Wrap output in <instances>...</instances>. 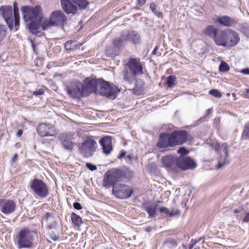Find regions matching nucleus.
I'll use <instances>...</instances> for the list:
<instances>
[{"label":"nucleus","instance_id":"nucleus-1","mask_svg":"<svg viewBox=\"0 0 249 249\" xmlns=\"http://www.w3.org/2000/svg\"><path fill=\"white\" fill-rule=\"evenodd\" d=\"M132 176V173L128 169H112L108 171L105 175L103 186L107 188L116 185L117 182H121L124 179H127Z\"/></svg>","mask_w":249,"mask_h":249},{"label":"nucleus","instance_id":"nucleus-2","mask_svg":"<svg viewBox=\"0 0 249 249\" xmlns=\"http://www.w3.org/2000/svg\"><path fill=\"white\" fill-rule=\"evenodd\" d=\"M34 238L29 228L21 229L15 236V244L18 249H30L33 247Z\"/></svg>","mask_w":249,"mask_h":249},{"label":"nucleus","instance_id":"nucleus-3","mask_svg":"<svg viewBox=\"0 0 249 249\" xmlns=\"http://www.w3.org/2000/svg\"><path fill=\"white\" fill-rule=\"evenodd\" d=\"M76 4L79 9H85L89 5L87 0H61V4L64 11L67 14H75L77 12Z\"/></svg>","mask_w":249,"mask_h":249},{"label":"nucleus","instance_id":"nucleus-4","mask_svg":"<svg viewBox=\"0 0 249 249\" xmlns=\"http://www.w3.org/2000/svg\"><path fill=\"white\" fill-rule=\"evenodd\" d=\"M21 12L23 15V18L25 22L34 19H39V17H42V13L41 7L39 5L35 6H25L21 8Z\"/></svg>","mask_w":249,"mask_h":249},{"label":"nucleus","instance_id":"nucleus-5","mask_svg":"<svg viewBox=\"0 0 249 249\" xmlns=\"http://www.w3.org/2000/svg\"><path fill=\"white\" fill-rule=\"evenodd\" d=\"M79 152L84 158L92 156L97 147L96 142L91 138H87L78 145Z\"/></svg>","mask_w":249,"mask_h":249},{"label":"nucleus","instance_id":"nucleus-6","mask_svg":"<svg viewBox=\"0 0 249 249\" xmlns=\"http://www.w3.org/2000/svg\"><path fill=\"white\" fill-rule=\"evenodd\" d=\"M119 92L120 90L117 87L110 86L108 82L102 79H98L97 92H99L100 95L111 97L117 92Z\"/></svg>","mask_w":249,"mask_h":249},{"label":"nucleus","instance_id":"nucleus-7","mask_svg":"<svg viewBox=\"0 0 249 249\" xmlns=\"http://www.w3.org/2000/svg\"><path fill=\"white\" fill-rule=\"evenodd\" d=\"M84 85L79 81H71L67 86L66 90L68 94L73 98H79L81 96H87L83 90Z\"/></svg>","mask_w":249,"mask_h":249},{"label":"nucleus","instance_id":"nucleus-8","mask_svg":"<svg viewBox=\"0 0 249 249\" xmlns=\"http://www.w3.org/2000/svg\"><path fill=\"white\" fill-rule=\"evenodd\" d=\"M30 187L34 193L37 196L45 198L49 195V189L42 180L35 178L31 181Z\"/></svg>","mask_w":249,"mask_h":249},{"label":"nucleus","instance_id":"nucleus-9","mask_svg":"<svg viewBox=\"0 0 249 249\" xmlns=\"http://www.w3.org/2000/svg\"><path fill=\"white\" fill-rule=\"evenodd\" d=\"M133 193L132 188L126 184L118 183L113 185L112 194L120 199H126L130 197Z\"/></svg>","mask_w":249,"mask_h":249},{"label":"nucleus","instance_id":"nucleus-10","mask_svg":"<svg viewBox=\"0 0 249 249\" xmlns=\"http://www.w3.org/2000/svg\"><path fill=\"white\" fill-rule=\"evenodd\" d=\"M0 13L4 19L9 30L10 31L14 30L15 27L13 26L14 17L12 6L10 5L1 6L0 7Z\"/></svg>","mask_w":249,"mask_h":249},{"label":"nucleus","instance_id":"nucleus-11","mask_svg":"<svg viewBox=\"0 0 249 249\" xmlns=\"http://www.w3.org/2000/svg\"><path fill=\"white\" fill-rule=\"evenodd\" d=\"M176 146L174 138L172 133H161L159 136V140L157 143V146L159 148H167Z\"/></svg>","mask_w":249,"mask_h":249},{"label":"nucleus","instance_id":"nucleus-12","mask_svg":"<svg viewBox=\"0 0 249 249\" xmlns=\"http://www.w3.org/2000/svg\"><path fill=\"white\" fill-rule=\"evenodd\" d=\"M177 163V172L179 169L185 171L196 167V162L190 157L179 156L178 157Z\"/></svg>","mask_w":249,"mask_h":249},{"label":"nucleus","instance_id":"nucleus-13","mask_svg":"<svg viewBox=\"0 0 249 249\" xmlns=\"http://www.w3.org/2000/svg\"><path fill=\"white\" fill-rule=\"evenodd\" d=\"M129 69L130 73L133 76L141 75L143 74L142 67L139 59L132 58L129 59L126 64Z\"/></svg>","mask_w":249,"mask_h":249},{"label":"nucleus","instance_id":"nucleus-14","mask_svg":"<svg viewBox=\"0 0 249 249\" xmlns=\"http://www.w3.org/2000/svg\"><path fill=\"white\" fill-rule=\"evenodd\" d=\"M178 157L172 155L163 157L161 162L164 167L168 171L177 172Z\"/></svg>","mask_w":249,"mask_h":249},{"label":"nucleus","instance_id":"nucleus-15","mask_svg":"<svg viewBox=\"0 0 249 249\" xmlns=\"http://www.w3.org/2000/svg\"><path fill=\"white\" fill-rule=\"evenodd\" d=\"M50 20L54 26H63L67 20L65 14L59 10H55L51 13Z\"/></svg>","mask_w":249,"mask_h":249},{"label":"nucleus","instance_id":"nucleus-16","mask_svg":"<svg viewBox=\"0 0 249 249\" xmlns=\"http://www.w3.org/2000/svg\"><path fill=\"white\" fill-rule=\"evenodd\" d=\"M16 204L10 199H0V210L5 214H9L15 211Z\"/></svg>","mask_w":249,"mask_h":249},{"label":"nucleus","instance_id":"nucleus-17","mask_svg":"<svg viewBox=\"0 0 249 249\" xmlns=\"http://www.w3.org/2000/svg\"><path fill=\"white\" fill-rule=\"evenodd\" d=\"M72 139L73 135L71 133L61 134L59 136V141L63 147L66 150H71L73 149Z\"/></svg>","mask_w":249,"mask_h":249},{"label":"nucleus","instance_id":"nucleus-18","mask_svg":"<svg viewBox=\"0 0 249 249\" xmlns=\"http://www.w3.org/2000/svg\"><path fill=\"white\" fill-rule=\"evenodd\" d=\"M213 39L218 46H227V30L223 31L219 29Z\"/></svg>","mask_w":249,"mask_h":249},{"label":"nucleus","instance_id":"nucleus-19","mask_svg":"<svg viewBox=\"0 0 249 249\" xmlns=\"http://www.w3.org/2000/svg\"><path fill=\"white\" fill-rule=\"evenodd\" d=\"M175 144L181 145L186 142L188 138V133L186 130H175L172 132Z\"/></svg>","mask_w":249,"mask_h":249},{"label":"nucleus","instance_id":"nucleus-20","mask_svg":"<svg viewBox=\"0 0 249 249\" xmlns=\"http://www.w3.org/2000/svg\"><path fill=\"white\" fill-rule=\"evenodd\" d=\"M36 130L38 134L41 137L53 136L51 133L53 132L54 127L49 124L42 123L37 127Z\"/></svg>","mask_w":249,"mask_h":249},{"label":"nucleus","instance_id":"nucleus-21","mask_svg":"<svg viewBox=\"0 0 249 249\" xmlns=\"http://www.w3.org/2000/svg\"><path fill=\"white\" fill-rule=\"evenodd\" d=\"M99 142L102 147L104 153L106 155L109 154L112 150L111 137H104L100 140Z\"/></svg>","mask_w":249,"mask_h":249},{"label":"nucleus","instance_id":"nucleus-22","mask_svg":"<svg viewBox=\"0 0 249 249\" xmlns=\"http://www.w3.org/2000/svg\"><path fill=\"white\" fill-rule=\"evenodd\" d=\"M97 82L98 79L93 78L88 81L85 86H84L83 90L87 94V96L93 91L97 92Z\"/></svg>","mask_w":249,"mask_h":249},{"label":"nucleus","instance_id":"nucleus-23","mask_svg":"<svg viewBox=\"0 0 249 249\" xmlns=\"http://www.w3.org/2000/svg\"><path fill=\"white\" fill-rule=\"evenodd\" d=\"M228 44L231 47L235 46L239 41L238 34L232 30H227Z\"/></svg>","mask_w":249,"mask_h":249},{"label":"nucleus","instance_id":"nucleus-24","mask_svg":"<svg viewBox=\"0 0 249 249\" xmlns=\"http://www.w3.org/2000/svg\"><path fill=\"white\" fill-rule=\"evenodd\" d=\"M44 218L47 222V229L53 230L55 228L56 226V218L53 213H47Z\"/></svg>","mask_w":249,"mask_h":249},{"label":"nucleus","instance_id":"nucleus-25","mask_svg":"<svg viewBox=\"0 0 249 249\" xmlns=\"http://www.w3.org/2000/svg\"><path fill=\"white\" fill-rule=\"evenodd\" d=\"M26 22V27L30 32L34 35H37L38 33V30L40 28V23L39 19L31 20Z\"/></svg>","mask_w":249,"mask_h":249},{"label":"nucleus","instance_id":"nucleus-26","mask_svg":"<svg viewBox=\"0 0 249 249\" xmlns=\"http://www.w3.org/2000/svg\"><path fill=\"white\" fill-rule=\"evenodd\" d=\"M216 21L220 25L226 27L231 26L236 23L233 18H232L228 16H223L219 17L217 18Z\"/></svg>","mask_w":249,"mask_h":249},{"label":"nucleus","instance_id":"nucleus-27","mask_svg":"<svg viewBox=\"0 0 249 249\" xmlns=\"http://www.w3.org/2000/svg\"><path fill=\"white\" fill-rule=\"evenodd\" d=\"M157 209L158 204L155 203L143 206V209L148 214V218H151L156 217Z\"/></svg>","mask_w":249,"mask_h":249},{"label":"nucleus","instance_id":"nucleus-28","mask_svg":"<svg viewBox=\"0 0 249 249\" xmlns=\"http://www.w3.org/2000/svg\"><path fill=\"white\" fill-rule=\"evenodd\" d=\"M125 35L127 41L130 40L135 44H139L140 43V36L136 31H132L129 32L127 34H125Z\"/></svg>","mask_w":249,"mask_h":249},{"label":"nucleus","instance_id":"nucleus-29","mask_svg":"<svg viewBox=\"0 0 249 249\" xmlns=\"http://www.w3.org/2000/svg\"><path fill=\"white\" fill-rule=\"evenodd\" d=\"M13 10V13H14V25L15 29L14 31L16 32L18 31L19 26V16L18 13V4L16 2L14 3V7Z\"/></svg>","mask_w":249,"mask_h":249},{"label":"nucleus","instance_id":"nucleus-30","mask_svg":"<svg viewBox=\"0 0 249 249\" xmlns=\"http://www.w3.org/2000/svg\"><path fill=\"white\" fill-rule=\"evenodd\" d=\"M221 148L223 150V152L225 154V157L223 162H221L220 161H218V163L216 166L217 169H220L228 162L229 154L228 148L227 143H223L222 145H221Z\"/></svg>","mask_w":249,"mask_h":249},{"label":"nucleus","instance_id":"nucleus-31","mask_svg":"<svg viewBox=\"0 0 249 249\" xmlns=\"http://www.w3.org/2000/svg\"><path fill=\"white\" fill-rule=\"evenodd\" d=\"M125 36V34H123L118 39L113 40V45L115 48L119 49L126 44L127 41Z\"/></svg>","mask_w":249,"mask_h":249},{"label":"nucleus","instance_id":"nucleus-32","mask_svg":"<svg viewBox=\"0 0 249 249\" xmlns=\"http://www.w3.org/2000/svg\"><path fill=\"white\" fill-rule=\"evenodd\" d=\"M39 21L40 23V26L41 27L43 30H46L51 27L53 26L54 25L51 22L50 18L48 19L45 18L44 17H39Z\"/></svg>","mask_w":249,"mask_h":249},{"label":"nucleus","instance_id":"nucleus-33","mask_svg":"<svg viewBox=\"0 0 249 249\" xmlns=\"http://www.w3.org/2000/svg\"><path fill=\"white\" fill-rule=\"evenodd\" d=\"M178 245V243L176 239L170 237L166 238L163 243L164 247L169 249H175Z\"/></svg>","mask_w":249,"mask_h":249},{"label":"nucleus","instance_id":"nucleus-34","mask_svg":"<svg viewBox=\"0 0 249 249\" xmlns=\"http://www.w3.org/2000/svg\"><path fill=\"white\" fill-rule=\"evenodd\" d=\"M218 30L213 25H209L205 28V34L213 39Z\"/></svg>","mask_w":249,"mask_h":249},{"label":"nucleus","instance_id":"nucleus-35","mask_svg":"<svg viewBox=\"0 0 249 249\" xmlns=\"http://www.w3.org/2000/svg\"><path fill=\"white\" fill-rule=\"evenodd\" d=\"M71 219L75 226H79L82 223L81 218L74 213H71Z\"/></svg>","mask_w":249,"mask_h":249},{"label":"nucleus","instance_id":"nucleus-36","mask_svg":"<svg viewBox=\"0 0 249 249\" xmlns=\"http://www.w3.org/2000/svg\"><path fill=\"white\" fill-rule=\"evenodd\" d=\"M241 139L249 140V121L244 124L241 135Z\"/></svg>","mask_w":249,"mask_h":249},{"label":"nucleus","instance_id":"nucleus-37","mask_svg":"<svg viewBox=\"0 0 249 249\" xmlns=\"http://www.w3.org/2000/svg\"><path fill=\"white\" fill-rule=\"evenodd\" d=\"M76 42L72 40L67 41L65 44V48L67 50L71 51L78 47Z\"/></svg>","mask_w":249,"mask_h":249},{"label":"nucleus","instance_id":"nucleus-38","mask_svg":"<svg viewBox=\"0 0 249 249\" xmlns=\"http://www.w3.org/2000/svg\"><path fill=\"white\" fill-rule=\"evenodd\" d=\"M176 80V77L175 75H171L167 77L166 84L168 88H172L175 85V82Z\"/></svg>","mask_w":249,"mask_h":249},{"label":"nucleus","instance_id":"nucleus-39","mask_svg":"<svg viewBox=\"0 0 249 249\" xmlns=\"http://www.w3.org/2000/svg\"><path fill=\"white\" fill-rule=\"evenodd\" d=\"M118 50H114L112 48L108 47L106 50V54L107 56L112 58L115 57L118 54Z\"/></svg>","mask_w":249,"mask_h":249},{"label":"nucleus","instance_id":"nucleus-40","mask_svg":"<svg viewBox=\"0 0 249 249\" xmlns=\"http://www.w3.org/2000/svg\"><path fill=\"white\" fill-rule=\"evenodd\" d=\"M230 70L229 66L224 61H222L219 66V70L221 72H227Z\"/></svg>","mask_w":249,"mask_h":249},{"label":"nucleus","instance_id":"nucleus-41","mask_svg":"<svg viewBox=\"0 0 249 249\" xmlns=\"http://www.w3.org/2000/svg\"><path fill=\"white\" fill-rule=\"evenodd\" d=\"M150 8L151 11L154 13V14L158 17L160 18L162 16V14L159 11L157 8L155 3H152L150 5Z\"/></svg>","mask_w":249,"mask_h":249},{"label":"nucleus","instance_id":"nucleus-42","mask_svg":"<svg viewBox=\"0 0 249 249\" xmlns=\"http://www.w3.org/2000/svg\"><path fill=\"white\" fill-rule=\"evenodd\" d=\"M209 94L215 97L220 98L222 96V94L220 92L216 89H213L209 91Z\"/></svg>","mask_w":249,"mask_h":249},{"label":"nucleus","instance_id":"nucleus-43","mask_svg":"<svg viewBox=\"0 0 249 249\" xmlns=\"http://www.w3.org/2000/svg\"><path fill=\"white\" fill-rule=\"evenodd\" d=\"M189 151L184 147H180L178 150V153L180 154V156H184L189 153Z\"/></svg>","mask_w":249,"mask_h":249},{"label":"nucleus","instance_id":"nucleus-44","mask_svg":"<svg viewBox=\"0 0 249 249\" xmlns=\"http://www.w3.org/2000/svg\"><path fill=\"white\" fill-rule=\"evenodd\" d=\"M123 74H124V80L129 83H130L132 81V78L128 75V71L126 70L123 71Z\"/></svg>","mask_w":249,"mask_h":249},{"label":"nucleus","instance_id":"nucleus-45","mask_svg":"<svg viewBox=\"0 0 249 249\" xmlns=\"http://www.w3.org/2000/svg\"><path fill=\"white\" fill-rule=\"evenodd\" d=\"M158 210L161 213L165 214L166 216H168L169 214V210L165 207H159Z\"/></svg>","mask_w":249,"mask_h":249},{"label":"nucleus","instance_id":"nucleus-46","mask_svg":"<svg viewBox=\"0 0 249 249\" xmlns=\"http://www.w3.org/2000/svg\"><path fill=\"white\" fill-rule=\"evenodd\" d=\"M201 240V238L197 239H192L190 242V244L189 246V249H193L195 245L198 243Z\"/></svg>","mask_w":249,"mask_h":249},{"label":"nucleus","instance_id":"nucleus-47","mask_svg":"<svg viewBox=\"0 0 249 249\" xmlns=\"http://www.w3.org/2000/svg\"><path fill=\"white\" fill-rule=\"evenodd\" d=\"M86 166L88 169L91 171H95L97 169L96 166L90 163H87L86 164Z\"/></svg>","mask_w":249,"mask_h":249},{"label":"nucleus","instance_id":"nucleus-48","mask_svg":"<svg viewBox=\"0 0 249 249\" xmlns=\"http://www.w3.org/2000/svg\"><path fill=\"white\" fill-rule=\"evenodd\" d=\"M180 214V212L179 210H176V211H169V214H168V216H169L170 217H174L177 215H178Z\"/></svg>","mask_w":249,"mask_h":249},{"label":"nucleus","instance_id":"nucleus-49","mask_svg":"<svg viewBox=\"0 0 249 249\" xmlns=\"http://www.w3.org/2000/svg\"><path fill=\"white\" fill-rule=\"evenodd\" d=\"M44 93V91L43 89H40L38 90L34 91L33 93V94L34 95L38 96V95H43Z\"/></svg>","mask_w":249,"mask_h":249},{"label":"nucleus","instance_id":"nucleus-50","mask_svg":"<svg viewBox=\"0 0 249 249\" xmlns=\"http://www.w3.org/2000/svg\"><path fill=\"white\" fill-rule=\"evenodd\" d=\"M73 206L74 209L77 210H80L82 208L81 205L79 202H75L73 204Z\"/></svg>","mask_w":249,"mask_h":249},{"label":"nucleus","instance_id":"nucleus-51","mask_svg":"<svg viewBox=\"0 0 249 249\" xmlns=\"http://www.w3.org/2000/svg\"><path fill=\"white\" fill-rule=\"evenodd\" d=\"M50 238L54 241H56L59 239V236L55 235L53 232L50 234Z\"/></svg>","mask_w":249,"mask_h":249},{"label":"nucleus","instance_id":"nucleus-52","mask_svg":"<svg viewBox=\"0 0 249 249\" xmlns=\"http://www.w3.org/2000/svg\"><path fill=\"white\" fill-rule=\"evenodd\" d=\"M242 221L245 223L249 222V213H248L245 214V216L242 219Z\"/></svg>","mask_w":249,"mask_h":249},{"label":"nucleus","instance_id":"nucleus-53","mask_svg":"<svg viewBox=\"0 0 249 249\" xmlns=\"http://www.w3.org/2000/svg\"><path fill=\"white\" fill-rule=\"evenodd\" d=\"M125 155L126 152L124 150H122L121 151V153L117 158L119 159H122L125 157Z\"/></svg>","mask_w":249,"mask_h":249},{"label":"nucleus","instance_id":"nucleus-54","mask_svg":"<svg viewBox=\"0 0 249 249\" xmlns=\"http://www.w3.org/2000/svg\"><path fill=\"white\" fill-rule=\"evenodd\" d=\"M244 96L245 98L249 99V89H245L244 91Z\"/></svg>","mask_w":249,"mask_h":249},{"label":"nucleus","instance_id":"nucleus-55","mask_svg":"<svg viewBox=\"0 0 249 249\" xmlns=\"http://www.w3.org/2000/svg\"><path fill=\"white\" fill-rule=\"evenodd\" d=\"M145 1L146 0H137V5L141 7L144 4Z\"/></svg>","mask_w":249,"mask_h":249},{"label":"nucleus","instance_id":"nucleus-56","mask_svg":"<svg viewBox=\"0 0 249 249\" xmlns=\"http://www.w3.org/2000/svg\"><path fill=\"white\" fill-rule=\"evenodd\" d=\"M211 112H212L211 109H208L207 110V114L205 115H204L203 117L201 118L199 121L203 120L205 118L207 117V116L209 115L211 113Z\"/></svg>","mask_w":249,"mask_h":249},{"label":"nucleus","instance_id":"nucleus-57","mask_svg":"<svg viewBox=\"0 0 249 249\" xmlns=\"http://www.w3.org/2000/svg\"><path fill=\"white\" fill-rule=\"evenodd\" d=\"M241 73L245 75H249V68H246L241 71Z\"/></svg>","mask_w":249,"mask_h":249},{"label":"nucleus","instance_id":"nucleus-58","mask_svg":"<svg viewBox=\"0 0 249 249\" xmlns=\"http://www.w3.org/2000/svg\"><path fill=\"white\" fill-rule=\"evenodd\" d=\"M213 146L214 147V149L216 151H218L220 147V144L218 143H215L213 144Z\"/></svg>","mask_w":249,"mask_h":249},{"label":"nucleus","instance_id":"nucleus-59","mask_svg":"<svg viewBox=\"0 0 249 249\" xmlns=\"http://www.w3.org/2000/svg\"><path fill=\"white\" fill-rule=\"evenodd\" d=\"M132 156L131 155H128L126 156V160L127 162H130L132 160Z\"/></svg>","mask_w":249,"mask_h":249},{"label":"nucleus","instance_id":"nucleus-60","mask_svg":"<svg viewBox=\"0 0 249 249\" xmlns=\"http://www.w3.org/2000/svg\"><path fill=\"white\" fill-rule=\"evenodd\" d=\"M31 42L32 43V48H33V49L34 50V52L36 53H37V49L36 47V46L34 43V42L32 41V40H31Z\"/></svg>","mask_w":249,"mask_h":249},{"label":"nucleus","instance_id":"nucleus-61","mask_svg":"<svg viewBox=\"0 0 249 249\" xmlns=\"http://www.w3.org/2000/svg\"><path fill=\"white\" fill-rule=\"evenodd\" d=\"M23 133V130L22 129H19L18 131V132H17V136L18 137H20L21 136V135Z\"/></svg>","mask_w":249,"mask_h":249},{"label":"nucleus","instance_id":"nucleus-62","mask_svg":"<svg viewBox=\"0 0 249 249\" xmlns=\"http://www.w3.org/2000/svg\"><path fill=\"white\" fill-rule=\"evenodd\" d=\"M158 47L157 46H156L154 49L153 50V52H152V54H154V55H155L157 54V53L158 52Z\"/></svg>","mask_w":249,"mask_h":249},{"label":"nucleus","instance_id":"nucleus-63","mask_svg":"<svg viewBox=\"0 0 249 249\" xmlns=\"http://www.w3.org/2000/svg\"><path fill=\"white\" fill-rule=\"evenodd\" d=\"M240 212H241V209H235L234 210V213H239Z\"/></svg>","mask_w":249,"mask_h":249},{"label":"nucleus","instance_id":"nucleus-64","mask_svg":"<svg viewBox=\"0 0 249 249\" xmlns=\"http://www.w3.org/2000/svg\"><path fill=\"white\" fill-rule=\"evenodd\" d=\"M17 155L15 154L14 155V157L12 159V162H14L15 161L16 159H17Z\"/></svg>","mask_w":249,"mask_h":249}]
</instances>
